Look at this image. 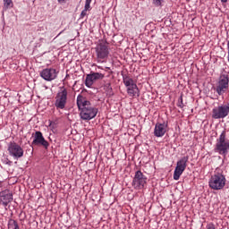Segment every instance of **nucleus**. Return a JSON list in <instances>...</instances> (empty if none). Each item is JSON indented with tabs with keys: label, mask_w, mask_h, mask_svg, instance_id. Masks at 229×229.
<instances>
[{
	"label": "nucleus",
	"mask_w": 229,
	"mask_h": 229,
	"mask_svg": "<svg viewBox=\"0 0 229 229\" xmlns=\"http://www.w3.org/2000/svg\"><path fill=\"white\" fill-rule=\"evenodd\" d=\"M39 75L46 81H53V80H56V78H58V71L55 68H46L40 72Z\"/></svg>",
	"instance_id": "11"
},
{
	"label": "nucleus",
	"mask_w": 229,
	"mask_h": 229,
	"mask_svg": "<svg viewBox=\"0 0 229 229\" xmlns=\"http://www.w3.org/2000/svg\"><path fill=\"white\" fill-rule=\"evenodd\" d=\"M207 229H216V225H214V223H209L207 225Z\"/></svg>",
	"instance_id": "23"
},
{
	"label": "nucleus",
	"mask_w": 229,
	"mask_h": 229,
	"mask_svg": "<svg viewBox=\"0 0 229 229\" xmlns=\"http://www.w3.org/2000/svg\"><path fill=\"white\" fill-rule=\"evenodd\" d=\"M9 155L13 158H22L24 157V149L16 142H11L8 146Z\"/></svg>",
	"instance_id": "9"
},
{
	"label": "nucleus",
	"mask_w": 229,
	"mask_h": 229,
	"mask_svg": "<svg viewBox=\"0 0 229 229\" xmlns=\"http://www.w3.org/2000/svg\"><path fill=\"white\" fill-rule=\"evenodd\" d=\"M123 82L127 89L128 87H131V85H135V81H133V79L128 74H123Z\"/></svg>",
	"instance_id": "17"
},
{
	"label": "nucleus",
	"mask_w": 229,
	"mask_h": 229,
	"mask_svg": "<svg viewBox=\"0 0 229 229\" xmlns=\"http://www.w3.org/2000/svg\"><path fill=\"white\" fill-rule=\"evenodd\" d=\"M225 185H226V177L223 174V171L216 169L208 181V186L213 191H221L225 189Z\"/></svg>",
	"instance_id": "2"
},
{
	"label": "nucleus",
	"mask_w": 229,
	"mask_h": 229,
	"mask_svg": "<svg viewBox=\"0 0 229 229\" xmlns=\"http://www.w3.org/2000/svg\"><path fill=\"white\" fill-rule=\"evenodd\" d=\"M13 201V194L10 192V190H4L0 191V205L8 207V204Z\"/></svg>",
	"instance_id": "14"
},
{
	"label": "nucleus",
	"mask_w": 229,
	"mask_h": 229,
	"mask_svg": "<svg viewBox=\"0 0 229 229\" xmlns=\"http://www.w3.org/2000/svg\"><path fill=\"white\" fill-rule=\"evenodd\" d=\"M58 3H60V4H64V3H65L66 0H57Z\"/></svg>",
	"instance_id": "25"
},
{
	"label": "nucleus",
	"mask_w": 229,
	"mask_h": 229,
	"mask_svg": "<svg viewBox=\"0 0 229 229\" xmlns=\"http://www.w3.org/2000/svg\"><path fill=\"white\" fill-rule=\"evenodd\" d=\"M228 114H229V104L215 106L212 109L213 119H225V117H228Z\"/></svg>",
	"instance_id": "8"
},
{
	"label": "nucleus",
	"mask_w": 229,
	"mask_h": 229,
	"mask_svg": "<svg viewBox=\"0 0 229 229\" xmlns=\"http://www.w3.org/2000/svg\"><path fill=\"white\" fill-rule=\"evenodd\" d=\"M4 1V10H10L13 6V0H3Z\"/></svg>",
	"instance_id": "19"
},
{
	"label": "nucleus",
	"mask_w": 229,
	"mask_h": 229,
	"mask_svg": "<svg viewBox=\"0 0 229 229\" xmlns=\"http://www.w3.org/2000/svg\"><path fill=\"white\" fill-rule=\"evenodd\" d=\"M146 183H148V178L140 170H138L132 180V187H134L136 191H140L146 186Z\"/></svg>",
	"instance_id": "6"
},
{
	"label": "nucleus",
	"mask_w": 229,
	"mask_h": 229,
	"mask_svg": "<svg viewBox=\"0 0 229 229\" xmlns=\"http://www.w3.org/2000/svg\"><path fill=\"white\" fill-rule=\"evenodd\" d=\"M177 106H178L179 108H183V97L181 96V97L178 98Z\"/></svg>",
	"instance_id": "21"
},
{
	"label": "nucleus",
	"mask_w": 229,
	"mask_h": 229,
	"mask_svg": "<svg viewBox=\"0 0 229 229\" xmlns=\"http://www.w3.org/2000/svg\"><path fill=\"white\" fill-rule=\"evenodd\" d=\"M87 15V11H85V9L81 12V19H83V17H85Z\"/></svg>",
	"instance_id": "24"
},
{
	"label": "nucleus",
	"mask_w": 229,
	"mask_h": 229,
	"mask_svg": "<svg viewBox=\"0 0 229 229\" xmlns=\"http://www.w3.org/2000/svg\"><path fill=\"white\" fill-rule=\"evenodd\" d=\"M187 162H189V157H182L179 161H177L176 167L174 172V180H180L183 171L187 169Z\"/></svg>",
	"instance_id": "7"
},
{
	"label": "nucleus",
	"mask_w": 229,
	"mask_h": 229,
	"mask_svg": "<svg viewBox=\"0 0 229 229\" xmlns=\"http://www.w3.org/2000/svg\"><path fill=\"white\" fill-rule=\"evenodd\" d=\"M69 91L65 87H60L55 99V106L57 110H64L67 105Z\"/></svg>",
	"instance_id": "3"
},
{
	"label": "nucleus",
	"mask_w": 229,
	"mask_h": 229,
	"mask_svg": "<svg viewBox=\"0 0 229 229\" xmlns=\"http://www.w3.org/2000/svg\"><path fill=\"white\" fill-rule=\"evenodd\" d=\"M216 152L219 155H226L229 149V140H226V131H223L219 138L216 140Z\"/></svg>",
	"instance_id": "4"
},
{
	"label": "nucleus",
	"mask_w": 229,
	"mask_h": 229,
	"mask_svg": "<svg viewBox=\"0 0 229 229\" xmlns=\"http://www.w3.org/2000/svg\"><path fill=\"white\" fill-rule=\"evenodd\" d=\"M221 3H228V0H221Z\"/></svg>",
	"instance_id": "26"
},
{
	"label": "nucleus",
	"mask_w": 229,
	"mask_h": 229,
	"mask_svg": "<svg viewBox=\"0 0 229 229\" xmlns=\"http://www.w3.org/2000/svg\"><path fill=\"white\" fill-rule=\"evenodd\" d=\"M33 146H42L45 148V149H47L49 148V142L46 140V138H44V135L40 131H37L34 134V140L32 141Z\"/></svg>",
	"instance_id": "12"
},
{
	"label": "nucleus",
	"mask_w": 229,
	"mask_h": 229,
	"mask_svg": "<svg viewBox=\"0 0 229 229\" xmlns=\"http://www.w3.org/2000/svg\"><path fill=\"white\" fill-rule=\"evenodd\" d=\"M95 51L97 54V62H98V64H103V62L108 58V55H110L106 42L98 43L95 47Z\"/></svg>",
	"instance_id": "5"
},
{
	"label": "nucleus",
	"mask_w": 229,
	"mask_h": 229,
	"mask_svg": "<svg viewBox=\"0 0 229 229\" xmlns=\"http://www.w3.org/2000/svg\"><path fill=\"white\" fill-rule=\"evenodd\" d=\"M92 3V0H86L84 10L85 12H89L90 10V4Z\"/></svg>",
	"instance_id": "20"
},
{
	"label": "nucleus",
	"mask_w": 229,
	"mask_h": 229,
	"mask_svg": "<svg viewBox=\"0 0 229 229\" xmlns=\"http://www.w3.org/2000/svg\"><path fill=\"white\" fill-rule=\"evenodd\" d=\"M167 123L164 122L163 123H157L154 128L155 137H164L167 133Z\"/></svg>",
	"instance_id": "15"
},
{
	"label": "nucleus",
	"mask_w": 229,
	"mask_h": 229,
	"mask_svg": "<svg viewBox=\"0 0 229 229\" xmlns=\"http://www.w3.org/2000/svg\"><path fill=\"white\" fill-rule=\"evenodd\" d=\"M105 78V74L100 72H91L86 76L85 85L89 89L94 85V81H98V80H103Z\"/></svg>",
	"instance_id": "13"
},
{
	"label": "nucleus",
	"mask_w": 229,
	"mask_h": 229,
	"mask_svg": "<svg viewBox=\"0 0 229 229\" xmlns=\"http://www.w3.org/2000/svg\"><path fill=\"white\" fill-rule=\"evenodd\" d=\"M155 6H162V0H153Z\"/></svg>",
	"instance_id": "22"
},
{
	"label": "nucleus",
	"mask_w": 229,
	"mask_h": 229,
	"mask_svg": "<svg viewBox=\"0 0 229 229\" xmlns=\"http://www.w3.org/2000/svg\"><path fill=\"white\" fill-rule=\"evenodd\" d=\"M139 87H137V84H132L131 86H129L127 88V94L131 98H135V96H139Z\"/></svg>",
	"instance_id": "16"
},
{
	"label": "nucleus",
	"mask_w": 229,
	"mask_h": 229,
	"mask_svg": "<svg viewBox=\"0 0 229 229\" xmlns=\"http://www.w3.org/2000/svg\"><path fill=\"white\" fill-rule=\"evenodd\" d=\"M8 228L9 229H21L19 227V224L17 223V221L13 220V219H10L8 222Z\"/></svg>",
	"instance_id": "18"
},
{
	"label": "nucleus",
	"mask_w": 229,
	"mask_h": 229,
	"mask_svg": "<svg viewBox=\"0 0 229 229\" xmlns=\"http://www.w3.org/2000/svg\"><path fill=\"white\" fill-rule=\"evenodd\" d=\"M77 106L81 111V118L83 121H90L98 115V108L93 107L90 101L87 100L83 95H78Z\"/></svg>",
	"instance_id": "1"
},
{
	"label": "nucleus",
	"mask_w": 229,
	"mask_h": 229,
	"mask_svg": "<svg viewBox=\"0 0 229 229\" xmlns=\"http://www.w3.org/2000/svg\"><path fill=\"white\" fill-rule=\"evenodd\" d=\"M228 87H229V79H228V75H222L220 76V79L216 84V93L218 94V96H223V94H225L226 92V90H228Z\"/></svg>",
	"instance_id": "10"
}]
</instances>
